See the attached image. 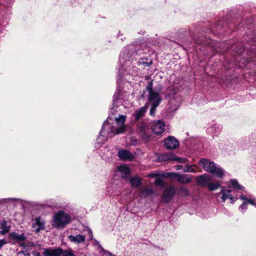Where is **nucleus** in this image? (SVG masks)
Segmentation results:
<instances>
[{"label":"nucleus","instance_id":"nucleus-36","mask_svg":"<svg viewBox=\"0 0 256 256\" xmlns=\"http://www.w3.org/2000/svg\"><path fill=\"white\" fill-rule=\"evenodd\" d=\"M89 239L92 240V232L91 230H88Z\"/></svg>","mask_w":256,"mask_h":256},{"label":"nucleus","instance_id":"nucleus-10","mask_svg":"<svg viewBox=\"0 0 256 256\" xmlns=\"http://www.w3.org/2000/svg\"><path fill=\"white\" fill-rule=\"evenodd\" d=\"M62 249L57 248H44L43 255L44 256H60L62 254Z\"/></svg>","mask_w":256,"mask_h":256},{"label":"nucleus","instance_id":"nucleus-18","mask_svg":"<svg viewBox=\"0 0 256 256\" xmlns=\"http://www.w3.org/2000/svg\"><path fill=\"white\" fill-rule=\"evenodd\" d=\"M10 226L6 220H3L0 222V234L2 235L8 233L10 230Z\"/></svg>","mask_w":256,"mask_h":256},{"label":"nucleus","instance_id":"nucleus-5","mask_svg":"<svg viewBox=\"0 0 256 256\" xmlns=\"http://www.w3.org/2000/svg\"><path fill=\"white\" fill-rule=\"evenodd\" d=\"M161 90L162 89L160 88L158 92H152L148 93V100L151 105L158 106L161 102L162 98L158 92H160Z\"/></svg>","mask_w":256,"mask_h":256},{"label":"nucleus","instance_id":"nucleus-34","mask_svg":"<svg viewBox=\"0 0 256 256\" xmlns=\"http://www.w3.org/2000/svg\"><path fill=\"white\" fill-rule=\"evenodd\" d=\"M247 202H244L240 206V208L241 210L246 209V206H247Z\"/></svg>","mask_w":256,"mask_h":256},{"label":"nucleus","instance_id":"nucleus-19","mask_svg":"<svg viewBox=\"0 0 256 256\" xmlns=\"http://www.w3.org/2000/svg\"><path fill=\"white\" fill-rule=\"evenodd\" d=\"M220 192L222 194V199L223 202H224L228 198H230L231 200H233V197L230 194L231 190L230 189L223 187L221 190Z\"/></svg>","mask_w":256,"mask_h":256},{"label":"nucleus","instance_id":"nucleus-26","mask_svg":"<svg viewBox=\"0 0 256 256\" xmlns=\"http://www.w3.org/2000/svg\"><path fill=\"white\" fill-rule=\"evenodd\" d=\"M154 184L156 185V186H158L162 188H164L165 185H164V184L163 182V180H162V178H156L155 179V181H154Z\"/></svg>","mask_w":256,"mask_h":256},{"label":"nucleus","instance_id":"nucleus-22","mask_svg":"<svg viewBox=\"0 0 256 256\" xmlns=\"http://www.w3.org/2000/svg\"><path fill=\"white\" fill-rule=\"evenodd\" d=\"M126 116L124 115H120L118 117L115 118L116 124L118 126H120L119 128L121 126H124L125 128H126V126L124 124L126 120Z\"/></svg>","mask_w":256,"mask_h":256},{"label":"nucleus","instance_id":"nucleus-7","mask_svg":"<svg viewBox=\"0 0 256 256\" xmlns=\"http://www.w3.org/2000/svg\"><path fill=\"white\" fill-rule=\"evenodd\" d=\"M168 176L176 178L178 182L182 184H187L192 181L190 176L186 174H181L176 172L168 174Z\"/></svg>","mask_w":256,"mask_h":256},{"label":"nucleus","instance_id":"nucleus-12","mask_svg":"<svg viewBox=\"0 0 256 256\" xmlns=\"http://www.w3.org/2000/svg\"><path fill=\"white\" fill-rule=\"evenodd\" d=\"M148 104H146L143 107L135 110L134 112L132 114V116L136 121H138L140 118L144 116L148 110Z\"/></svg>","mask_w":256,"mask_h":256},{"label":"nucleus","instance_id":"nucleus-41","mask_svg":"<svg viewBox=\"0 0 256 256\" xmlns=\"http://www.w3.org/2000/svg\"><path fill=\"white\" fill-rule=\"evenodd\" d=\"M156 176V174H151L148 175L149 177H152V178Z\"/></svg>","mask_w":256,"mask_h":256},{"label":"nucleus","instance_id":"nucleus-11","mask_svg":"<svg viewBox=\"0 0 256 256\" xmlns=\"http://www.w3.org/2000/svg\"><path fill=\"white\" fill-rule=\"evenodd\" d=\"M118 156L123 160H130L134 158V156L128 150H120Z\"/></svg>","mask_w":256,"mask_h":256},{"label":"nucleus","instance_id":"nucleus-15","mask_svg":"<svg viewBox=\"0 0 256 256\" xmlns=\"http://www.w3.org/2000/svg\"><path fill=\"white\" fill-rule=\"evenodd\" d=\"M224 170L221 167L216 166V164L214 165V168L212 171H210V172L212 173L214 176L218 178H222L224 174Z\"/></svg>","mask_w":256,"mask_h":256},{"label":"nucleus","instance_id":"nucleus-8","mask_svg":"<svg viewBox=\"0 0 256 256\" xmlns=\"http://www.w3.org/2000/svg\"><path fill=\"white\" fill-rule=\"evenodd\" d=\"M164 146L167 149H174L178 146L179 142L174 136H169L164 140Z\"/></svg>","mask_w":256,"mask_h":256},{"label":"nucleus","instance_id":"nucleus-3","mask_svg":"<svg viewBox=\"0 0 256 256\" xmlns=\"http://www.w3.org/2000/svg\"><path fill=\"white\" fill-rule=\"evenodd\" d=\"M158 162H168L169 161H176L179 163H185L187 159L185 158H179L172 152L162 154L158 158Z\"/></svg>","mask_w":256,"mask_h":256},{"label":"nucleus","instance_id":"nucleus-29","mask_svg":"<svg viewBox=\"0 0 256 256\" xmlns=\"http://www.w3.org/2000/svg\"><path fill=\"white\" fill-rule=\"evenodd\" d=\"M99 247L100 248V251L104 253V254L106 256H116L113 255L110 252L104 250V248L101 246L100 245Z\"/></svg>","mask_w":256,"mask_h":256},{"label":"nucleus","instance_id":"nucleus-38","mask_svg":"<svg viewBox=\"0 0 256 256\" xmlns=\"http://www.w3.org/2000/svg\"><path fill=\"white\" fill-rule=\"evenodd\" d=\"M32 254L34 256H40V252H36V251H33Z\"/></svg>","mask_w":256,"mask_h":256},{"label":"nucleus","instance_id":"nucleus-24","mask_svg":"<svg viewBox=\"0 0 256 256\" xmlns=\"http://www.w3.org/2000/svg\"><path fill=\"white\" fill-rule=\"evenodd\" d=\"M118 168L120 172L125 174H128L130 172L128 168L125 165L120 166Z\"/></svg>","mask_w":256,"mask_h":256},{"label":"nucleus","instance_id":"nucleus-16","mask_svg":"<svg viewBox=\"0 0 256 256\" xmlns=\"http://www.w3.org/2000/svg\"><path fill=\"white\" fill-rule=\"evenodd\" d=\"M130 183L133 188H136L142 184L141 178L138 176H132L130 178Z\"/></svg>","mask_w":256,"mask_h":256},{"label":"nucleus","instance_id":"nucleus-23","mask_svg":"<svg viewBox=\"0 0 256 256\" xmlns=\"http://www.w3.org/2000/svg\"><path fill=\"white\" fill-rule=\"evenodd\" d=\"M220 184L218 182H216L214 183V182H210L208 186L210 190L214 191V190H215L218 189L220 187Z\"/></svg>","mask_w":256,"mask_h":256},{"label":"nucleus","instance_id":"nucleus-17","mask_svg":"<svg viewBox=\"0 0 256 256\" xmlns=\"http://www.w3.org/2000/svg\"><path fill=\"white\" fill-rule=\"evenodd\" d=\"M9 236L13 240L18 242H23L26 238V236H25L24 234H18L16 232H12L10 233L9 234Z\"/></svg>","mask_w":256,"mask_h":256},{"label":"nucleus","instance_id":"nucleus-13","mask_svg":"<svg viewBox=\"0 0 256 256\" xmlns=\"http://www.w3.org/2000/svg\"><path fill=\"white\" fill-rule=\"evenodd\" d=\"M45 223L40 218H37L34 220L32 227L36 232H38L44 228Z\"/></svg>","mask_w":256,"mask_h":256},{"label":"nucleus","instance_id":"nucleus-20","mask_svg":"<svg viewBox=\"0 0 256 256\" xmlns=\"http://www.w3.org/2000/svg\"><path fill=\"white\" fill-rule=\"evenodd\" d=\"M68 238L70 241L78 244L84 242L86 240V236L81 234H78L76 236L70 235L68 236Z\"/></svg>","mask_w":256,"mask_h":256},{"label":"nucleus","instance_id":"nucleus-2","mask_svg":"<svg viewBox=\"0 0 256 256\" xmlns=\"http://www.w3.org/2000/svg\"><path fill=\"white\" fill-rule=\"evenodd\" d=\"M54 226L57 228H64L70 221V216L62 212H58L54 216Z\"/></svg>","mask_w":256,"mask_h":256},{"label":"nucleus","instance_id":"nucleus-33","mask_svg":"<svg viewBox=\"0 0 256 256\" xmlns=\"http://www.w3.org/2000/svg\"><path fill=\"white\" fill-rule=\"evenodd\" d=\"M7 242L4 239L0 240V249L4 245L6 244Z\"/></svg>","mask_w":256,"mask_h":256},{"label":"nucleus","instance_id":"nucleus-37","mask_svg":"<svg viewBox=\"0 0 256 256\" xmlns=\"http://www.w3.org/2000/svg\"><path fill=\"white\" fill-rule=\"evenodd\" d=\"M174 167L176 170H180L182 168V165H176Z\"/></svg>","mask_w":256,"mask_h":256},{"label":"nucleus","instance_id":"nucleus-9","mask_svg":"<svg viewBox=\"0 0 256 256\" xmlns=\"http://www.w3.org/2000/svg\"><path fill=\"white\" fill-rule=\"evenodd\" d=\"M199 165L202 167L206 172H209L212 171V168H214L215 164L210 161L208 159L202 158L198 163Z\"/></svg>","mask_w":256,"mask_h":256},{"label":"nucleus","instance_id":"nucleus-35","mask_svg":"<svg viewBox=\"0 0 256 256\" xmlns=\"http://www.w3.org/2000/svg\"><path fill=\"white\" fill-rule=\"evenodd\" d=\"M246 202H247V204H250L252 205H254V202L253 200H252L251 198H250V199H248L246 201Z\"/></svg>","mask_w":256,"mask_h":256},{"label":"nucleus","instance_id":"nucleus-39","mask_svg":"<svg viewBox=\"0 0 256 256\" xmlns=\"http://www.w3.org/2000/svg\"><path fill=\"white\" fill-rule=\"evenodd\" d=\"M240 199L245 200L244 202H246V200H248V198L245 196H240Z\"/></svg>","mask_w":256,"mask_h":256},{"label":"nucleus","instance_id":"nucleus-21","mask_svg":"<svg viewBox=\"0 0 256 256\" xmlns=\"http://www.w3.org/2000/svg\"><path fill=\"white\" fill-rule=\"evenodd\" d=\"M154 194V190L152 188H146L142 190L139 194L141 198L150 196Z\"/></svg>","mask_w":256,"mask_h":256},{"label":"nucleus","instance_id":"nucleus-14","mask_svg":"<svg viewBox=\"0 0 256 256\" xmlns=\"http://www.w3.org/2000/svg\"><path fill=\"white\" fill-rule=\"evenodd\" d=\"M198 184L202 186H208L210 182L211 181V178L208 174H204L198 176L196 178Z\"/></svg>","mask_w":256,"mask_h":256},{"label":"nucleus","instance_id":"nucleus-32","mask_svg":"<svg viewBox=\"0 0 256 256\" xmlns=\"http://www.w3.org/2000/svg\"><path fill=\"white\" fill-rule=\"evenodd\" d=\"M184 172H194L195 170L192 168L191 166H188L186 168H184L183 170Z\"/></svg>","mask_w":256,"mask_h":256},{"label":"nucleus","instance_id":"nucleus-40","mask_svg":"<svg viewBox=\"0 0 256 256\" xmlns=\"http://www.w3.org/2000/svg\"><path fill=\"white\" fill-rule=\"evenodd\" d=\"M22 252L24 254V256H30V254L27 252Z\"/></svg>","mask_w":256,"mask_h":256},{"label":"nucleus","instance_id":"nucleus-31","mask_svg":"<svg viewBox=\"0 0 256 256\" xmlns=\"http://www.w3.org/2000/svg\"><path fill=\"white\" fill-rule=\"evenodd\" d=\"M158 106H154V105H151V108L150 111V114L151 116H154L155 114V112L156 111V108Z\"/></svg>","mask_w":256,"mask_h":256},{"label":"nucleus","instance_id":"nucleus-25","mask_svg":"<svg viewBox=\"0 0 256 256\" xmlns=\"http://www.w3.org/2000/svg\"><path fill=\"white\" fill-rule=\"evenodd\" d=\"M179 194L182 196H187L189 194V192L187 188L182 186L179 189Z\"/></svg>","mask_w":256,"mask_h":256},{"label":"nucleus","instance_id":"nucleus-28","mask_svg":"<svg viewBox=\"0 0 256 256\" xmlns=\"http://www.w3.org/2000/svg\"><path fill=\"white\" fill-rule=\"evenodd\" d=\"M62 256H75V255L72 252L71 250H66L64 251L62 250Z\"/></svg>","mask_w":256,"mask_h":256},{"label":"nucleus","instance_id":"nucleus-42","mask_svg":"<svg viewBox=\"0 0 256 256\" xmlns=\"http://www.w3.org/2000/svg\"><path fill=\"white\" fill-rule=\"evenodd\" d=\"M0 256H2V255L0 254Z\"/></svg>","mask_w":256,"mask_h":256},{"label":"nucleus","instance_id":"nucleus-30","mask_svg":"<svg viewBox=\"0 0 256 256\" xmlns=\"http://www.w3.org/2000/svg\"><path fill=\"white\" fill-rule=\"evenodd\" d=\"M146 89L148 90V93L152 92H155V90L152 89V80H150L148 82L146 86Z\"/></svg>","mask_w":256,"mask_h":256},{"label":"nucleus","instance_id":"nucleus-27","mask_svg":"<svg viewBox=\"0 0 256 256\" xmlns=\"http://www.w3.org/2000/svg\"><path fill=\"white\" fill-rule=\"evenodd\" d=\"M230 182H231L232 186L234 187H235L238 190H242V188H244V187L242 186H241L238 184V182L236 180H231Z\"/></svg>","mask_w":256,"mask_h":256},{"label":"nucleus","instance_id":"nucleus-4","mask_svg":"<svg viewBox=\"0 0 256 256\" xmlns=\"http://www.w3.org/2000/svg\"><path fill=\"white\" fill-rule=\"evenodd\" d=\"M175 194L176 188L174 186H170L166 188L162 195V200L165 202H169L174 196Z\"/></svg>","mask_w":256,"mask_h":256},{"label":"nucleus","instance_id":"nucleus-1","mask_svg":"<svg viewBox=\"0 0 256 256\" xmlns=\"http://www.w3.org/2000/svg\"><path fill=\"white\" fill-rule=\"evenodd\" d=\"M108 120L109 118L104 122L100 132V136L105 134L106 133L108 134L107 136L112 137L113 135L122 133L125 130V127L124 126H121L118 128L112 126Z\"/></svg>","mask_w":256,"mask_h":256},{"label":"nucleus","instance_id":"nucleus-6","mask_svg":"<svg viewBox=\"0 0 256 256\" xmlns=\"http://www.w3.org/2000/svg\"><path fill=\"white\" fill-rule=\"evenodd\" d=\"M151 129L154 134H162L164 130V122L162 120L152 122Z\"/></svg>","mask_w":256,"mask_h":256}]
</instances>
